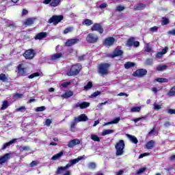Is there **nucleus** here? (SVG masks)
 Returning a JSON list of instances; mask_svg holds the SVG:
<instances>
[{
  "mask_svg": "<svg viewBox=\"0 0 175 175\" xmlns=\"http://www.w3.org/2000/svg\"><path fill=\"white\" fill-rule=\"evenodd\" d=\"M80 70H81V65L77 64L72 65L70 70L67 71L66 75L67 76H77L79 73H80Z\"/></svg>",
  "mask_w": 175,
  "mask_h": 175,
  "instance_id": "1",
  "label": "nucleus"
},
{
  "mask_svg": "<svg viewBox=\"0 0 175 175\" xmlns=\"http://www.w3.org/2000/svg\"><path fill=\"white\" fill-rule=\"evenodd\" d=\"M115 148L116 150V157H121V155L124 154V148H125V142H124V140H119V142L116 143Z\"/></svg>",
  "mask_w": 175,
  "mask_h": 175,
  "instance_id": "2",
  "label": "nucleus"
},
{
  "mask_svg": "<svg viewBox=\"0 0 175 175\" xmlns=\"http://www.w3.org/2000/svg\"><path fill=\"white\" fill-rule=\"evenodd\" d=\"M111 65L109 63H103L99 64L98 66V73L101 75V76H105V75L109 74V68H110Z\"/></svg>",
  "mask_w": 175,
  "mask_h": 175,
  "instance_id": "3",
  "label": "nucleus"
},
{
  "mask_svg": "<svg viewBox=\"0 0 175 175\" xmlns=\"http://www.w3.org/2000/svg\"><path fill=\"white\" fill-rule=\"evenodd\" d=\"M64 20V16L62 15H53L48 21L49 24H53V25H57L59 23H61Z\"/></svg>",
  "mask_w": 175,
  "mask_h": 175,
  "instance_id": "4",
  "label": "nucleus"
},
{
  "mask_svg": "<svg viewBox=\"0 0 175 175\" xmlns=\"http://www.w3.org/2000/svg\"><path fill=\"white\" fill-rule=\"evenodd\" d=\"M36 55L35 50L33 49L26 50L23 54L25 59H33Z\"/></svg>",
  "mask_w": 175,
  "mask_h": 175,
  "instance_id": "5",
  "label": "nucleus"
},
{
  "mask_svg": "<svg viewBox=\"0 0 175 175\" xmlns=\"http://www.w3.org/2000/svg\"><path fill=\"white\" fill-rule=\"evenodd\" d=\"M114 43H116V38L113 37H108L103 42V44L105 46V47H111Z\"/></svg>",
  "mask_w": 175,
  "mask_h": 175,
  "instance_id": "6",
  "label": "nucleus"
},
{
  "mask_svg": "<svg viewBox=\"0 0 175 175\" xmlns=\"http://www.w3.org/2000/svg\"><path fill=\"white\" fill-rule=\"evenodd\" d=\"M98 36L90 33L89 34H88L87 37H86V40L88 42V43H96V42H98Z\"/></svg>",
  "mask_w": 175,
  "mask_h": 175,
  "instance_id": "7",
  "label": "nucleus"
},
{
  "mask_svg": "<svg viewBox=\"0 0 175 175\" xmlns=\"http://www.w3.org/2000/svg\"><path fill=\"white\" fill-rule=\"evenodd\" d=\"M146 75H147V70L144 68L138 69L133 73V77H143Z\"/></svg>",
  "mask_w": 175,
  "mask_h": 175,
  "instance_id": "8",
  "label": "nucleus"
},
{
  "mask_svg": "<svg viewBox=\"0 0 175 175\" xmlns=\"http://www.w3.org/2000/svg\"><path fill=\"white\" fill-rule=\"evenodd\" d=\"M23 64H20L18 65L16 67V69L18 70V74L19 76L25 77L27 76V67H23Z\"/></svg>",
  "mask_w": 175,
  "mask_h": 175,
  "instance_id": "9",
  "label": "nucleus"
},
{
  "mask_svg": "<svg viewBox=\"0 0 175 175\" xmlns=\"http://www.w3.org/2000/svg\"><path fill=\"white\" fill-rule=\"evenodd\" d=\"M83 159V157H78L77 159H71L69 161L68 163L66 164V166H64V170H68L70 166H73V165H76V163H78V162H80Z\"/></svg>",
  "mask_w": 175,
  "mask_h": 175,
  "instance_id": "10",
  "label": "nucleus"
},
{
  "mask_svg": "<svg viewBox=\"0 0 175 175\" xmlns=\"http://www.w3.org/2000/svg\"><path fill=\"white\" fill-rule=\"evenodd\" d=\"M91 31H96V32H98V33H103L104 29L103 27H102L101 23H94L92 27H91Z\"/></svg>",
  "mask_w": 175,
  "mask_h": 175,
  "instance_id": "11",
  "label": "nucleus"
},
{
  "mask_svg": "<svg viewBox=\"0 0 175 175\" xmlns=\"http://www.w3.org/2000/svg\"><path fill=\"white\" fill-rule=\"evenodd\" d=\"M124 51L119 48H116L113 53L109 55L111 58H116V57H121L123 55Z\"/></svg>",
  "mask_w": 175,
  "mask_h": 175,
  "instance_id": "12",
  "label": "nucleus"
},
{
  "mask_svg": "<svg viewBox=\"0 0 175 175\" xmlns=\"http://www.w3.org/2000/svg\"><path fill=\"white\" fill-rule=\"evenodd\" d=\"M79 42H80L79 38L70 39L66 42V46H67V47H70L72 46H75V44H77V43H79Z\"/></svg>",
  "mask_w": 175,
  "mask_h": 175,
  "instance_id": "13",
  "label": "nucleus"
},
{
  "mask_svg": "<svg viewBox=\"0 0 175 175\" xmlns=\"http://www.w3.org/2000/svg\"><path fill=\"white\" fill-rule=\"evenodd\" d=\"M47 38V33L46 32H40L37 33L35 36H34V39L35 40H42V39H44Z\"/></svg>",
  "mask_w": 175,
  "mask_h": 175,
  "instance_id": "14",
  "label": "nucleus"
},
{
  "mask_svg": "<svg viewBox=\"0 0 175 175\" xmlns=\"http://www.w3.org/2000/svg\"><path fill=\"white\" fill-rule=\"evenodd\" d=\"M75 121H77L78 122L88 121V117L85 116V113H82L77 118H75Z\"/></svg>",
  "mask_w": 175,
  "mask_h": 175,
  "instance_id": "15",
  "label": "nucleus"
},
{
  "mask_svg": "<svg viewBox=\"0 0 175 175\" xmlns=\"http://www.w3.org/2000/svg\"><path fill=\"white\" fill-rule=\"evenodd\" d=\"M77 144H80V140L79 139H72L68 144V147L69 148H73L75 146H77Z\"/></svg>",
  "mask_w": 175,
  "mask_h": 175,
  "instance_id": "16",
  "label": "nucleus"
},
{
  "mask_svg": "<svg viewBox=\"0 0 175 175\" xmlns=\"http://www.w3.org/2000/svg\"><path fill=\"white\" fill-rule=\"evenodd\" d=\"M10 159V154L7 153L4 154L1 157H0V165L6 163V162H8V161H9Z\"/></svg>",
  "mask_w": 175,
  "mask_h": 175,
  "instance_id": "17",
  "label": "nucleus"
},
{
  "mask_svg": "<svg viewBox=\"0 0 175 175\" xmlns=\"http://www.w3.org/2000/svg\"><path fill=\"white\" fill-rule=\"evenodd\" d=\"M16 142H17V139H12L11 141H10L9 142L5 143L3 144V146L1 148V150L3 151H5V148H9V147H10L11 144H14V143H16Z\"/></svg>",
  "mask_w": 175,
  "mask_h": 175,
  "instance_id": "18",
  "label": "nucleus"
},
{
  "mask_svg": "<svg viewBox=\"0 0 175 175\" xmlns=\"http://www.w3.org/2000/svg\"><path fill=\"white\" fill-rule=\"evenodd\" d=\"M76 107H79L80 109H87V107H90V103L83 101L81 103H77L76 105Z\"/></svg>",
  "mask_w": 175,
  "mask_h": 175,
  "instance_id": "19",
  "label": "nucleus"
},
{
  "mask_svg": "<svg viewBox=\"0 0 175 175\" xmlns=\"http://www.w3.org/2000/svg\"><path fill=\"white\" fill-rule=\"evenodd\" d=\"M154 146H155V141L150 140L146 144V148L147 150H151V148H154Z\"/></svg>",
  "mask_w": 175,
  "mask_h": 175,
  "instance_id": "20",
  "label": "nucleus"
},
{
  "mask_svg": "<svg viewBox=\"0 0 175 175\" xmlns=\"http://www.w3.org/2000/svg\"><path fill=\"white\" fill-rule=\"evenodd\" d=\"M127 137H129L130 142L134 144H137V143H139V140H137V138L135 137V135L128 134Z\"/></svg>",
  "mask_w": 175,
  "mask_h": 175,
  "instance_id": "21",
  "label": "nucleus"
},
{
  "mask_svg": "<svg viewBox=\"0 0 175 175\" xmlns=\"http://www.w3.org/2000/svg\"><path fill=\"white\" fill-rule=\"evenodd\" d=\"M62 53H55L51 57V61H57L59 58H62Z\"/></svg>",
  "mask_w": 175,
  "mask_h": 175,
  "instance_id": "22",
  "label": "nucleus"
},
{
  "mask_svg": "<svg viewBox=\"0 0 175 175\" xmlns=\"http://www.w3.org/2000/svg\"><path fill=\"white\" fill-rule=\"evenodd\" d=\"M135 40H136L135 37H130L126 41V46H127V47H132V46H133Z\"/></svg>",
  "mask_w": 175,
  "mask_h": 175,
  "instance_id": "23",
  "label": "nucleus"
},
{
  "mask_svg": "<svg viewBox=\"0 0 175 175\" xmlns=\"http://www.w3.org/2000/svg\"><path fill=\"white\" fill-rule=\"evenodd\" d=\"M146 4L144 3H138L134 6L135 10H144L146 9Z\"/></svg>",
  "mask_w": 175,
  "mask_h": 175,
  "instance_id": "24",
  "label": "nucleus"
},
{
  "mask_svg": "<svg viewBox=\"0 0 175 175\" xmlns=\"http://www.w3.org/2000/svg\"><path fill=\"white\" fill-rule=\"evenodd\" d=\"M70 96H73V92H72L71 90H68L62 95V98H63V99L70 98Z\"/></svg>",
  "mask_w": 175,
  "mask_h": 175,
  "instance_id": "25",
  "label": "nucleus"
},
{
  "mask_svg": "<svg viewBox=\"0 0 175 175\" xmlns=\"http://www.w3.org/2000/svg\"><path fill=\"white\" fill-rule=\"evenodd\" d=\"M62 155H64V151H60L59 153L53 155L52 157H51V161H57L58 159H59Z\"/></svg>",
  "mask_w": 175,
  "mask_h": 175,
  "instance_id": "26",
  "label": "nucleus"
},
{
  "mask_svg": "<svg viewBox=\"0 0 175 175\" xmlns=\"http://www.w3.org/2000/svg\"><path fill=\"white\" fill-rule=\"evenodd\" d=\"M120 117L115 118L113 121L106 122L103 124V126H107V125H111L113 124H118L120 122Z\"/></svg>",
  "mask_w": 175,
  "mask_h": 175,
  "instance_id": "27",
  "label": "nucleus"
},
{
  "mask_svg": "<svg viewBox=\"0 0 175 175\" xmlns=\"http://www.w3.org/2000/svg\"><path fill=\"white\" fill-rule=\"evenodd\" d=\"M136 66V64H135V62H127L124 64V68L125 69H129L131 68H133Z\"/></svg>",
  "mask_w": 175,
  "mask_h": 175,
  "instance_id": "28",
  "label": "nucleus"
},
{
  "mask_svg": "<svg viewBox=\"0 0 175 175\" xmlns=\"http://www.w3.org/2000/svg\"><path fill=\"white\" fill-rule=\"evenodd\" d=\"M61 3V0H51L50 5L51 8H57Z\"/></svg>",
  "mask_w": 175,
  "mask_h": 175,
  "instance_id": "29",
  "label": "nucleus"
},
{
  "mask_svg": "<svg viewBox=\"0 0 175 175\" xmlns=\"http://www.w3.org/2000/svg\"><path fill=\"white\" fill-rule=\"evenodd\" d=\"M82 24L83 25H87V27H90V25H92V24H94V22L91 19L86 18L83 20Z\"/></svg>",
  "mask_w": 175,
  "mask_h": 175,
  "instance_id": "30",
  "label": "nucleus"
},
{
  "mask_svg": "<svg viewBox=\"0 0 175 175\" xmlns=\"http://www.w3.org/2000/svg\"><path fill=\"white\" fill-rule=\"evenodd\" d=\"M111 133H114V130L112 129H107V130H104L101 135L102 136H106L107 135H111Z\"/></svg>",
  "mask_w": 175,
  "mask_h": 175,
  "instance_id": "31",
  "label": "nucleus"
},
{
  "mask_svg": "<svg viewBox=\"0 0 175 175\" xmlns=\"http://www.w3.org/2000/svg\"><path fill=\"white\" fill-rule=\"evenodd\" d=\"M34 21H35V18H29L25 21V25H27V26L32 25Z\"/></svg>",
  "mask_w": 175,
  "mask_h": 175,
  "instance_id": "32",
  "label": "nucleus"
},
{
  "mask_svg": "<svg viewBox=\"0 0 175 175\" xmlns=\"http://www.w3.org/2000/svg\"><path fill=\"white\" fill-rule=\"evenodd\" d=\"M154 81H157V83H168L169 79L166 78H156Z\"/></svg>",
  "mask_w": 175,
  "mask_h": 175,
  "instance_id": "33",
  "label": "nucleus"
},
{
  "mask_svg": "<svg viewBox=\"0 0 175 175\" xmlns=\"http://www.w3.org/2000/svg\"><path fill=\"white\" fill-rule=\"evenodd\" d=\"M167 69V66L166 64L159 66L157 68V70H158L159 72H162V70H166Z\"/></svg>",
  "mask_w": 175,
  "mask_h": 175,
  "instance_id": "34",
  "label": "nucleus"
},
{
  "mask_svg": "<svg viewBox=\"0 0 175 175\" xmlns=\"http://www.w3.org/2000/svg\"><path fill=\"white\" fill-rule=\"evenodd\" d=\"M170 23L169 18L163 17L161 21V25H167Z\"/></svg>",
  "mask_w": 175,
  "mask_h": 175,
  "instance_id": "35",
  "label": "nucleus"
},
{
  "mask_svg": "<svg viewBox=\"0 0 175 175\" xmlns=\"http://www.w3.org/2000/svg\"><path fill=\"white\" fill-rule=\"evenodd\" d=\"M91 139L92 140H93V142H100V138H99V137L97 135H91Z\"/></svg>",
  "mask_w": 175,
  "mask_h": 175,
  "instance_id": "36",
  "label": "nucleus"
},
{
  "mask_svg": "<svg viewBox=\"0 0 175 175\" xmlns=\"http://www.w3.org/2000/svg\"><path fill=\"white\" fill-rule=\"evenodd\" d=\"M8 107H9V103L8 102V100L3 101L1 107V110H5V109H8Z\"/></svg>",
  "mask_w": 175,
  "mask_h": 175,
  "instance_id": "37",
  "label": "nucleus"
},
{
  "mask_svg": "<svg viewBox=\"0 0 175 175\" xmlns=\"http://www.w3.org/2000/svg\"><path fill=\"white\" fill-rule=\"evenodd\" d=\"M64 170H66L64 167L60 166L58 167V168L57 169L56 172H55V174H61L62 173V172H64Z\"/></svg>",
  "mask_w": 175,
  "mask_h": 175,
  "instance_id": "38",
  "label": "nucleus"
},
{
  "mask_svg": "<svg viewBox=\"0 0 175 175\" xmlns=\"http://www.w3.org/2000/svg\"><path fill=\"white\" fill-rule=\"evenodd\" d=\"M142 110V107H134L131 108V113H139Z\"/></svg>",
  "mask_w": 175,
  "mask_h": 175,
  "instance_id": "39",
  "label": "nucleus"
},
{
  "mask_svg": "<svg viewBox=\"0 0 175 175\" xmlns=\"http://www.w3.org/2000/svg\"><path fill=\"white\" fill-rule=\"evenodd\" d=\"M168 96H174L175 95V86L172 87L167 93Z\"/></svg>",
  "mask_w": 175,
  "mask_h": 175,
  "instance_id": "40",
  "label": "nucleus"
},
{
  "mask_svg": "<svg viewBox=\"0 0 175 175\" xmlns=\"http://www.w3.org/2000/svg\"><path fill=\"white\" fill-rule=\"evenodd\" d=\"M0 80L1 81H3V83H5V81L8 80V77H6V75L1 73L0 74Z\"/></svg>",
  "mask_w": 175,
  "mask_h": 175,
  "instance_id": "41",
  "label": "nucleus"
},
{
  "mask_svg": "<svg viewBox=\"0 0 175 175\" xmlns=\"http://www.w3.org/2000/svg\"><path fill=\"white\" fill-rule=\"evenodd\" d=\"M92 88V82L89 81L86 85L84 86V90L86 91Z\"/></svg>",
  "mask_w": 175,
  "mask_h": 175,
  "instance_id": "42",
  "label": "nucleus"
},
{
  "mask_svg": "<svg viewBox=\"0 0 175 175\" xmlns=\"http://www.w3.org/2000/svg\"><path fill=\"white\" fill-rule=\"evenodd\" d=\"M88 167V169H95L96 167V164L94 162L89 163Z\"/></svg>",
  "mask_w": 175,
  "mask_h": 175,
  "instance_id": "43",
  "label": "nucleus"
},
{
  "mask_svg": "<svg viewBox=\"0 0 175 175\" xmlns=\"http://www.w3.org/2000/svg\"><path fill=\"white\" fill-rule=\"evenodd\" d=\"M39 76H40V74L39 72H34L30 75L28 77L29 79H33L34 77H39Z\"/></svg>",
  "mask_w": 175,
  "mask_h": 175,
  "instance_id": "44",
  "label": "nucleus"
},
{
  "mask_svg": "<svg viewBox=\"0 0 175 175\" xmlns=\"http://www.w3.org/2000/svg\"><path fill=\"white\" fill-rule=\"evenodd\" d=\"M98 95H100V92L96 91L94 92L90 96V98H96Z\"/></svg>",
  "mask_w": 175,
  "mask_h": 175,
  "instance_id": "45",
  "label": "nucleus"
},
{
  "mask_svg": "<svg viewBox=\"0 0 175 175\" xmlns=\"http://www.w3.org/2000/svg\"><path fill=\"white\" fill-rule=\"evenodd\" d=\"M39 164V162L37 161H33L30 163L29 166L30 167H35V166H37Z\"/></svg>",
  "mask_w": 175,
  "mask_h": 175,
  "instance_id": "46",
  "label": "nucleus"
},
{
  "mask_svg": "<svg viewBox=\"0 0 175 175\" xmlns=\"http://www.w3.org/2000/svg\"><path fill=\"white\" fill-rule=\"evenodd\" d=\"M46 110V107L42 106V107H38L36 109V111L39 112V111H44Z\"/></svg>",
  "mask_w": 175,
  "mask_h": 175,
  "instance_id": "47",
  "label": "nucleus"
},
{
  "mask_svg": "<svg viewBox=\"0 0 175 175\" xmlns=\"http://www.w3.org/2000/svg\"><path fill=\"white\" fill-rule=\"evenodd\" d=\"M125 10V7L122 5H118L116 7V12H122V10Z\"/></svg>",
  "mask_w": 175,
  "mask_h": 175,
  "instance_id": "48",
  "label": "nucleus"
},
{
  "mask_svg": "<svg viewBox=\"0 0 175 175\" xmlns=\"http://www.w3.org/2000/svg\"><path fill=\"white\" fill-rule=\"evenodd\" d=\"M72 31H73V28L67 27L64 30V34L69 33V32H72Z\"/></svg>",
  "mask_w": 175,
  "mask_h": 175,
  "instance_id": "49",
  "label": "nucleus"
},
{
  "mask_svg": "<svg viewBox=\"0 0 175 175\" xmlns=\"http://www.w3.org/2000/svg\"><path fill=\"white\" fill-rule=\"evenodd\" d=\"M76 121H77L76 118H75V120L71 122V124H70L71 129H75V126H76V125L77 124V122Z\"/></svg>",
  "mask_w": 175,
  "mask_h": 175,
  "instance_id": "50",
  "label": "nucleus"
},
{
  "mask_svg": "<svg viewBox=\"0 0 175 175\" xmlns=\"http://www.w3.org/2000/svg\"><path fill=\"white\" fill-rule=\"evenodd\" d=\"M146 170H147L146 167H142L140 168L137 172V174H142V173H144V172H146Z\"/></svg>",
  "mask_w": 175,
  "mask_h": 175,
  "instance_id": "51",
  "label": "nucleus"
},
{
  "mask_svg": "<svg viewBox=\"0 0 175 175\" xmlns=\"http://www.w3.org/2000/svg\"><path fill=\"white\" fill-rule=\"evenodd\" d=\"M149 31L150 32H158V27L154 26V27H150L149 29Z\"/></svg>",
  "mask_w": 175,
  "mask_h": 175,
  "instance_id": "52",
  "label": "nucleus"
},
{
  "mask_svg": "<svg viewBox=\"0 0 175 175\" xmlns=\"http://www.w3.org/2000/svg\"><path fill=\"white\" fill-rule=\"evenodd\" d=\"M148 155H150V153L148 152H145V153H143V154H141L139 156V159H142V158H144V157H148Z\"/></svg>",
  "mask_w": 175,
  "mask_h": 175,
  "instance_id": "53",
  "label": "nucleus"
},
{
  "mask_svg": "<svg viewBox=\"0 0 175 175\" xmlns=\"http://www.w3.org/2000/svg\"><path fill=\"white\" fill-rule=\"evenodd\" d=\"M53 121H51V120L50 119H46L45 121V125H46V126H50V125H51Z\"/></svg>",
  "mask_w": 175,
  "mask_h": 175,
  "instance_id": "54",
  "label": "nucleus"
},
{
  "mask_svg": "<svg viewBox=\"0 0 175 175\" xmlns=\"http://www.w3.org/2000/svg\"><path fill=\"white\" fill-rule=\"evenodd\" d=\"M169 50V48L167 46H165L164 49H163L161 51V54L163 55L167 53V51Z\"/></svg>",
  "mask_w": 175,
  "mask_h": 175,
  "instance_id": "55",
  "label": "nucleus"
},
{
  "mask_svg": "<svg viewBox=\"0 0 175 175\" xmlns=\"http://www.w3.org/2000/svg\"><path fill=\"white\" fill-rule=\"evenodd\" d=\"M61 85H62V87L66 88V87H68V85H70V82H69V81L64 82V83H62Z\"/></svg>",
  "mask_w": 175,
  "mask_h": 175,
  "instance_id": "56",
  "label": "nucleus"
},
{
  "mask_svg": "<svg viewBox=\"0 0 175 175\" xmlns=\"http://www.w3.org/2000/svg\"><path fill=\"white\" fill-rule=\"evenodd\" d=\"M133 46V47H139V46H140V42L139 41H134Z\"/></svg>",
  "mask_w": 175,
  "mask_h": 175,
  "instance_id": "57",
  "label": "nucleus"
},
{
  "mask_svg": "<svg viewBox=\"0 0 175 175\" xmlns=\"http://www.w3.org/2000/svg\"><path fill=\"white\" fill-rule=\"evenodd\" d=\"M167 33L168 35H172L173 36H175V29L168 31Z\"/></svg>",
  "mask_w": 175,
  "mask_h": 175,
  "instance_id": "58",
  "label": "nucleus"
},
{
  "mask_svg": "<svg viewBox=\"0 0 175 175\" xmlns=\"http://www.w3.org/2000/svg\"><path fill=\"white\" fill-rule=\"evenodd\" d=\"M105 8H107V3H103L100 5V9H105Z\"/></svg>",
  "mask_w": 175,
  "mask_h": 175,
  "instance_id": "59",
  "label": "nucleus"
},
{
  "mask_svg": "<svg viewBox=\"0 0 175 175\" xmlns=\"http://www.w3.org/2000/svg\"><path fill=\"white\" fill-rule=\"evenodd\" d=\"M23 151H29V146H21Z\"/></svg>",
  "mask_w": 175,
  "mask_h": 175,
  "instance_id": "60",
  "label": "nucleus"
},
{
  "mask_svg": "<svg viewBox=\"0 0 175 175\" xmlns=\"http://www.w3.org/2000/svg\"><path fill=\"white\" fill-rule=\"evenodd\" d=\"M154 110H161V109H162V107H161V105H154Z\"/></svg>",
  "mask_w": 175,
  "mask_h": 175,
  "instance_id": "61",
  "label": "nucleus"
},
{
  "mask_svg": "<svg viewBox=\"0 0 175 175\" xmlns=\"http://www.w3.org/2000/svg\"><path fill=\"white\" fill-rule=\"evenodd\" d=\"M78 59H79V61H84V59H85V55L79 56Z\"/></svg>",
  "mask_w": 175,
  "mask_h": 175,
  "instance_id": "62",
  "label": "nucleus"
},
{
  "mask_svg": "<svg viewBox=\"0 0 175 175\" xmlns=\"http://www.w3.org/2000/svg\"><path fill=\"white\" fill-rule=\"evenodd\" d=\"M168 114H175V109H169L167 110Z\"/></svg>",
  "mask_w": 175,
  "mask_h": 175,
  "instance_id": "63",
  "label": "nucleus"
},
{
  "mask_svg": "<svg viewBox=\"0 0 175 175\" xmlns=\"http://www.w3.org/2000/svg\"><path fill=\"white\" fill-rule=\"evenodd\" d=\"M124 174V170H119L118 172H116V175H122Z\"/></svg>",
  "mask_w": 175,
  "mask_h": 175,
  "instance_id": "64",
  "label": "nucleus"
}]
</instances>
